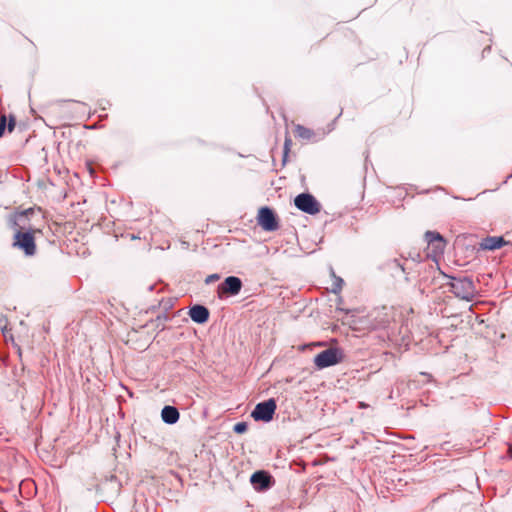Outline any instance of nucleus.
<instances>
[{
	"mask_svg": "<svg viewBox=\"0 0 512 512\" xmlns=\"http://www.w3.org/2000/svg\"><path fill=\"white\" fill-rule=\"evenodd\" d=\"M41 232L42 231L37 228H31L26 231L19 229L14 233L12 246L21 250L25 256L32 257L37 252L35 243L36 234H40Z\"/></svg>",
	"mask_w": 512,
	"mask_h": 512,
	"instance_id": "1",
	"label": "nucleus"
},
{
	"mask_svg": "<svg viewBox=\"0 0 512 512\" xmlns=\"http://www.w3.org/2000/svg\"><path fill=\"white\" fill-rule=\"evenodd\" d=\"M276 408V401L274 399H268L258 403L252 411L251 416L256 421L269 422L273 419Z\"/></svg>",
	"mask_w": 512,
	"mask_h": 512,
	"instance_id": "2",
	"label": "nucleus"
},
{
	"mask_svg": "<svg viewBox=\"0 0 512 512\" xmlns=\"http://www.w3.org/2000/svg\"><path fill=\"white\" fill-rule=\"evenodd\" d=\"M295 206L310 215H315L320 212L321 205L316 198L309 193H302L295 197Z\"/></svg>",
	"mask_w": 512,
	"mask_h": 512,
	"instance_id": "3",
	"label": "nucleus"
},
{
	"mask_svg": "<svg viewBox=\"0 0 512 512\" xmlns=\"http://www.w3.org/2000/svg\"><path fill=\"white\" fill-rule=\"evenodd\" d=\"M257 224L265 231H276L279 228L277 216L271 208L266 206L258 210Z\"/></svg>",
	"mask_w": 512,
	"mask_h": 512,
	"instance_id": "4",
	"label": "nucleus"
},
{
	"mask_svg": "<svg viewBox=\"0 0 512 512\" xmlns=\"http://www.w3.org/2000/svg\"><path fill=\"white\" fill-rule=\"evenodd\" d=\"M454 295L460 299L471 301L475 295V287L470 279H456L451 284Z\"/></svg>",
	"mask_w": 512,
	"mask_h": 512,
	"instance_id": "5",
	"label": "nucleus"
},
{
	"mask_svg": "<svg viewBox=\"0 0 512 512\" xmlns=\"http://www.w3.org/2000/svg\"><path fill=\"white\" fill-rule=\"evenodd\" d=\"M340 358L338 356V351L333 348L326 349L320 353H318L314 357V364L319 368L323 369L332 365L339 363Z\"/></svg>",
	"mask_w": 512,
	"mask_h": 512,
	"instance_id": "6",
	"label": "nucleus"
},
{
	"mask_svg": "<svg viewBox=\"0 0 512 512\" xmlns=\"http://www.w3.org/2000/svg\"><path fill=\"white\" fill-rule=\"evenodd\" d=\"M242 288V281L240 278L235 276L227 277L221 285L218 287V294L221 296L222 294L226 295H237Z\"/></svg>",
	"mask_w": 512,
	"mask_h": 512,
	"instance_id": "7",
	"label": "nucleus"
},
{
	"mask_svg": "<svg viewBox=\"0 0 512 512\" xmlns=\"http://www.w3.org/2000/svg\"><path fill=\"white\" fill-rule=\"evenodd\" d=\"M250 482L256 490L264 491L271 487L274 480L268 472L261 470L252 474Z\"/></svg>",
	"mask_w": 512,
	"mask_h": 512,
	"instance_id": "8",
	"label": "nucleus"
},
{
	"mask_svg": "<svg viewBox=\"0 0 512 512\" xmlns=\"http://www.w3.org/2000/svg\"><path fill=\"white\" fill-rule=\"evenodd\" d=\"M425 240L428 245V249H430L435 255L442 253L445 247V241L443 237L434 231H427L425 233Z\"/></svg>",
	"mask_w": 512,
	"mask_h": 512,
	"instance_id": "9",
	"label": "nucleus"
},
{
	"mask_svg": "<svg viewBox=\"0 0 512 512\" xmlns=\"http://www.w3.org/2000/svg\"><path fill=\"white\" fill-rule=\"evenodd\" d=\"M508 244L509 242L502 236H488L483 238L479 245L482 250H496Z\"/></svg>",
	"mask_w": 512,
	"mask_h": 512,
	"instance_id": "10",
	"label": "nucleus"
},
{
	"mask_svg": "<svg viewBox=\"0 0 512 512\" xmlns=\"http://www.w3.org/2000/svg\"><path fill=\"white\" fill-rule=\"evenodd\" d=\"M209 310L202 306V305H195L190 308L189 310V316L190 318L199 324H203L208 321L209 319Z\"/></svg>",
	"mask_w": 512,
	"mask_h": 512,
	"instance_id": "11",
	"label": "nucleus"
},
{
	"mask_svg": "<svg viewBox=\"0 0 512 512\" xmlns=\"http://www.w3.org/2000/svg\"><path fill=\"white\" fill-rule=\"evenodd\" d=\"M161 417L167 424H174L179 420L180 414L173 406H165L161 411Z\"/></svg>",
	"mask_w": 512,
	"mask_h": 512,
	"instance_id": "12",
	"label": "nucleus"
},
{
	"mask_svg": "<svg viewBox=\"0 0 512 512\" xmlns=\"http://www.w3.org/2000/svg\"><path fill=\"white\" fill-rule=\"evenodd\" d=\"M16 125V117L13 114H10L9 117L5 114H2L0 117V138L3 136L5 129L7 127L9 132H12Z\"/></svg>",
	"mask_w": 512,
	"mask_h": 512,
	"instance_id": "13",
	"label": "nucleus"
},
{
	"mask_svg": "<svg viewBox=\"0 0 512 512\" xmlns=\"http://www.w3.org/2000/svg\"><path fill=\"white\" fill-rule=\"evenodd\" d=\"M294 134L297 138L303 140H311L315 136V132L301 124H296L294 127Z\"/></svg>",
	"mask_w": 512,
	"mask_h": 512,
	"instance_id": "14",
	"label": "nucleus"
},
{
	"mask_svg": "<svg viewBox=\"0 0 512 512\" xmlns=\"http://www.w3.org/2000/svg\"><path fill=\"white\" fill-rule=\"evenodd\" d=\"M292 147V140L289 135L285 136L284 140V146H283V158H282V164L285 165L288 161V155L291 151Z\"/></svg>",
	"mask_w": 512,
	"mask_h": 512,
	"instance_id": "15",
	"label": "nucleus"
},
{
	"mask_svg": "<svg viewBox=\"0 0 512 512\" xmlns=\"http://www.w3.org/2000/svg\"><path fill=\"white\" fill-rule=\"evenodd\" d=\"M233 430H234V432H236L238 434H242V433L246 432L247 424L245 422H238L234 425Z\"/></svg>",
	"mask_w": 512,
	"mask_h": 512,
	"instance_id": "16",
	"label": "nucleus"
},
{
	"mask_svg": "<svg viewBox=\"0 0 512 512\" xmlns=\"http://www.w3.org/2000/svg\"><path fill=\"white\" fill-rule=\"evenodd\" d=\"M33 212V209L32 208H29L21 213H19V216H25V215H28L29 213H32Z\"/></svg>",
	"mask_w": 512,
	"mask_h": 512,
	"instance_id": "17",
	"label": "nucleus"
},
{
	"mask_svg": "<svg viewBox=\"0 0 512 512\" xmlns=\"http://www.w3.org/2000/svg\"><path fill=\"white\" fill-rule=\"evenodd\" d=\"M393 263L395 266L399 267L402 272H405V268L397 260H394Z\"/></svg>",
	"mask_w": 512,
	"mask_h": 512,
	"instance_id": "18",
	"label": "nucleus"
},
{
	"mask_svg": "<svg viewBox=\"0 0 512 512\" xmlns=\"http://www.w3.org/2000/svg\"><path fill=\"white\" fill-rule=\"evenodd\" d=\"M342 283H343V280H342V279H338V280H337V290H341V288H342Z\"/></svg>",
	"mask_w": 512,
	"mask_h": 512,
	"instance_id": "19",
	"label": "nucleus"
},
{
	"mask_svg": "<svg viewBox=\"0 0 512 512\" xmlns=\"http://www.w3.org/2000/svg\"><path fill=\"white\" fill-rule=\"evenodd\" d=\"M88 169H89L90 174H93L94 170L90 164L88 165Z\"/></svg>",
	"mask_w": 512,
	"mask_h": 512,
	"instance_id": "20",
	"label": "nucleus"
},
{
	"mask_svg": "<svg viewBox=\"0 0 512 512\" xmlns=\"http://www.w3.org/2000/svg\"><path fill=\"white\" fill-rule=\"evenodd\" d=\"M508 453H509L510 458H512V446L509 447Z\"/></svg>",
	"mask_w": 512,
	"mask_h": 512,
	"instance_id": "21",
	"label": "nucleus"
}]
</instances>
